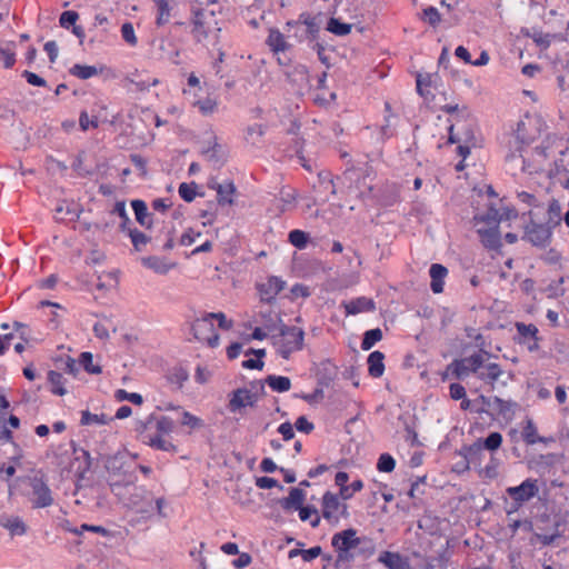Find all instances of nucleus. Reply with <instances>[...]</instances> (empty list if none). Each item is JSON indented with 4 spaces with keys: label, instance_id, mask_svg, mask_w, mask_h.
I'll return each instance as SVG.
<instances>
[{
    "label": "nucleus",
    "instance_id": "nucleus-34",
    "mask_svg": "<svg viewBox=\"0 0 569 569\" xmlns=\"http://www.w3.org/2000/svg\"><path fill=\"white\" fill-rule=\"evenodd\" d=\"M262 382L263 385L267 383L276 392H287L291 388L290 378L284 376L269 375Z\"/></svg>",
    "mask_w": 569,
    "mask_h": 569
},
{
    "label": "nucleus",
    "instance_id": "nucleus-33",
    "mask_svg": "<svg viewBox=\"0 0 569 569\" xmlns=\"http://www.w3.org/2000/svg\"><path fill=\"white\" fill-rule=\"evenodd\" d=\"M190 107L197 108L198 111L203 117L212 116L218 110V101L217 99L212 98L210 93L208 92L202 98L199 99V102L192 103Z\"/></svg>",
    "mask_w": 569,
    "mask_h": 569
},
{
    "label": "nucleus",
    "instance_id": "nucleus-18",
    "mask_svg": "<svg viewBox=\"0 0 569 569\" xmlns=\"http://www.w3.org/2000/svg\"><path fill=\"white\" fill-rule=\"evenodd\" d=\"M338 375V367L330 360H323L320 362L319 368L316 372L317 385L320 387L329 388Z\"/></svg>",
    "mask_w": 569,
    "mask_h": 569
},
{
    "label": "nucleus",
    "instance_id": "nucleus-43",
    "mask_svg": "<svg viewBox=\"0 0 569 569\" xmlns=\"http://www.w3.org/2000/svg\"><path fill=\"white\" fill-rule=\"evenodd\" d=\"M371 171V166H369V163L366 162L363 163L362 167H349L343 174L347 179L359 182L361 179L365 180L366 177H368Z\"/></svg>",
    "mask_w": 569,
    "mask_h": 569
},
{
    "label": "nucleus",
    "instance_id": "nucleus-53",
    "mask_svg": "<svg viewBox=\"0 0 569 569\" xmlns=\"http://www.w3.org/2000/svg\"><path fill=\"white\" fill-rule=\"evenodd\" d=\"M154 515L160 518H167L174 511L173 507L163 497L154 498Z\"/></svg>",
    "mask_w": 569,
    "mask_h": 569
},
{
    "label": "nucleus",
    "instance_id": "nucleus-14",
    "mask_svg": "<svg viewBox=\"0 0 569 569\" xmlns=\"http://www.w3.org/2000/svg\"><path fill=\"white\" fill-rule=\"evenodd\" d=\"M478 400L479 407H485L488 410L487 413H490V410H492L498 415L506 416L508 412L512 410L513 407L517 406L515 401L503 400L497 396L489 398L483 395H480L478 397Z\"/></svg>",
    "mask_w": 569,
    "mask_h": 569
},
{
    "label": "nucleus",
    "instance_id": "nucleus-51",
    "mask_svg": "<svg viewBox=\"0 0 569 569\" xmlns=\"http://www.w3.org/2000/svg\"><path fill=\"white\" fill-rule=\"evenodd\" d=\"M196 196H203V193L198 192V184L196 182L180 183V198L186 202H191L194 200Z\"/></svg>",
    "mask_w": 569,
    "mask_h": 569
},
{
    "label": "nucleus",
    "instance_id": "nucleus-25",
    "mask_svg": "<svg viewBox=\"0 0 569 569\" xmlns=\"http://www.w3.org/2000/svg\"><path fill=\"white\" fill-rule=\"evenodd\" d=\"M127 81L131 84L129 91H147L151 86L158 84L157 78H150L146 73L134 72L127 77Z\"/></svg>",
    "mask_w": 569,
    "mask_h": 569
},
{
    "label": "nucleus",
    "instance_id": "nucleus-54",
    "mask_svg": "<svg viewBox=\"0 0 569 569\" xmlns=\"http://www.w3.org/2000/svg\"><path fill=\"white\" fill-rule=\"evenodd\" d=\"M476 221L486 222L491 226H499V222L501 221V217L499 216V211L495 207H489L487 212L481 216L475 217Z\"/></svg>",
    "mask_w": 569,
    "mask_h": 569
},
{
    "label": "nucleus",
    "instance_id": "nucleus-4",
    "mask_svg": "<svg viewBox=\"0 0 569 569\" xmlns=\"http://www.w3.org/2000/svg\"><path fill=\"white\" fill-rule=\"evenodd\" d=\"M306 492L301 488L292 487L289 489V496L278 500V503L286 512L299 511L301 521L310 520V526L317 528L320 523L318 510L312 505L303 506Z\"/></svg>",
    "mask_w": 569,
    "mask_h": 569
},
{
    "label": "nucleus",
    "instance_id": "nucleus-11",
    "mask_svg": "<svg viewBox=\"0 0 569 569\" xmlns=\"http://www.w3.org/2000/svg\"><path fill=\"white\" fill-rule=\"evenodd\" d=\"M208 93L206 82H201L200 78L193 72L187 77V84L182 89L184 100L191 106L199 102V99Z\"/></svg>",
    "mask_w": 569,
    "mask_h": 569
},
{
    "label": "nucleus",
    "instance_id": "nucleus-48",
    "mask_svg": "<svg viewBox=\"0 0 569 569\" xmlns=\"http://www.w3.org/2000/svg\"><path fill=\"white\" fill-rule=\"evenodd\" d=\"M136 251H141L150 241V238L137 228L127 230Z\"/></svg>",
    "mask_w": 569,
    "mask_h": 569
},
{
    "label": "nucleus",
    "instance_id": "nucleus-62",
    "mask_svg": "<svg viewBox=\"0 0 569 569\" xmlns=\"http://www.w3.org/2000/svg\"><path fill=\"white\" fill-rule=\"evenodd\" d=\"M157 433L156 435H162L168 436L174 428V422L172 419L168 417H161L156 422Z\"/></svg>",
    "mask_w": 569,
    "mask_h": 569
},
{
    "label": "nucleus",
    "instance_id": "nucleus-21",
    "mask_svg": "<svg viewBox=\"0 0 569 569\" xmlns=\"http://www.w3.org/2000/svg\"><path fill=\"white\" fill-rule=\"evenodd\" d=\"M209 187L216 189L217 201L220 206H231L233 203V194L236 193V187L232 181H226L223 183H209Z\"/></svg>",
    "mask_w": 569,
    "mask_h": 569
},
{
    "label": "nucleus",
    "instance_id": "nucleus-15",
    "mask_svg": "<svg viewBox=\"0 0 569 569\" xmlns=\"http://www.w3.org/2000/svg\"><path fill=\"white\" fill-rule=\"evenodd\" d=\"M341 503L338 495L326 491L322 496V517L332 525L339 522L337 512L340 510Z\"/></svg>",
    "mask_w": 569,
    "mask_h": 569
},
{
    "label": "nucleus",
    "instance_id": "nucleus-3",
    "mask_svg": "<svg viewBox=\"0 0 569 569\" xmlns=\"http://www.w3.org/2000/svg\"><path fill=\"white\" fill-rule=\"evenodd\" d=\"M264 327L269 332L278 330V333L271 335V340L283 359H289L292 352L303 348L305 331L301 328L288 326L281 318L278 319V325L268 323Z\"/></svg>",
    "mask_w": 569,
    "mask_h": 569
},
{
    "label": "nucleus",
    "instance_id": "nucleus-49",
    "mask_svg": "<svg viewBox=\"0 0 569 569\" xmlns=\"http://www.w3.org/2000/svg\"><path fill=\"white\" fill-rule=\"evenodd\" d=\"M79 365L90 375H99L102 368L98 365H93V355L89 351L81 352L79 356Z\"/></svg>",
    "mask_w": 569,
    "mask_h": 569
},
{
    "label": "nucleus",
    "instance_id": "nucleus-55",
    "mask_svg": "<svg viewBox=\"0 0 569 569\" xmlns=\"http://www.w3.org/2000/svg\"><path fill=\"white\" fill-rule=\"evenodd\" d=\"M483 450L496 451L502 443V435L498 431L490 432L487 438L481 440Z\"/></svg>",
    "mask_w": 569,
    "mask_h": 569
},
{
    "label": "nucleus",
    "instance_id": "nucleus-13",
    "mask_svg": "<svg viewBox=\"0 0 569 569\" xmlns=\"http://www.w3.org/2000/svg\"><path fill=\"white\" fill-rule=\"evenodd\" d=\"M287 80L298 90L302 91L310 87L309 72L306 66L295 64L283 71Z\"/></svg>",
    "mask_w": 569,
    "mask_h": 569
},
{
    "label": "nucleus",
    "instance_id": "nucleus-32",
    "mask_svg": "<svg viewBox=\"0 0 569 569\" xmlns=\"http://www.w3.org/2000/svg\"><path fill=\"white\" fill-rule=\"evenodd\" d=\"M267 44L276 54L284 52L289 49V43L286 41L284 36L278 29H271L267 39Z\"/></svg>",
    "mask_w": 569,
    "mask_h": 569
},
{
    "label": "nucleus",
    "instance_id": "nucleus-45",
    "mask_svg": "<svg viewBox=\"0 0 569 569\" xmlns=\"http://www.w3.org/2000/svg\"><path fill=\"white\" fill-rule=\"evenodd\" d=\"M522 438L527 445L546 442V438L538 436L537 428L531 419H527L526 421V426L522 430Z\"/></svg>",
    "mask_w": 569,
    "mask_h": 569
},
{
    "label": "nucleus",
    "instance_id": "nucleus-23",
    "mask_svg": "<svg viewBox=\"0 0 569 569\" xmlns=\"http://www.w3.org/2000/svg\"><path fill=\"white\" fill-rule=\"evenodd\" d=\"M379 562L383 563L388 569H412L409 560L398 552L383 551L379 556Z\"/></svg>",
    "mask_w": 569,
    "mask_h": 569
},
{
    "label": "nucleus",
    "instance_id": "nucleus-35",
    "mask_svg": "<svg viewBox=\"0 0 569 569\" xmlns=\"http://www.w3.org/2000/svg\"><path fill=\"white\" fill-rule=\"evenodd\" d=\"M142 441L163 451H174L176 446L162 435H142Z\"/></svg>",
    "mask_w": 569,
    "mask_h": 569
},
{
    "label": "nucleus",
    "instance_id": "nucleus-58",
    "mask_svg": "<svg viewBox=\"0 0 569 569\" xmlns=\"http://www.w3.org/2000/svg\"><path fill=\"white\" fill-rule=\"evenodd\" d=\"M114 398L118 400V401H130L132 402L133 405H142L143 402V398L140 393H137V392H127L126 390L123 389H118L114 393Z\"/></svg>",
    "mask_w": 569,
    "mask_h": 569
},
{
    "label": "nucleus",
    "instance_id": "nucleus-37",
    "mask_svg": "<svg viewBox=\"0 0 569 569\" xmlns=\"http://www.w3.org/2000/svg\"><path fill=\"white\" fill-rule=\"evenodd\" d=\"M515 326L518 335L520 336L519 343H526L527 341L530 340H540V338L538 337L539 330L535 325L516 322Z\"/></svg>",
    "mask_w": 569,
    "mask_h": 569
},
{
    "label": "nucleus",
    "instance_id": "nucleus-42",
    "mask_svg": "<svg viewBox=\"0 0 569 569\" xmlns=\"http://www.w3.org/2000/svg\"><path fill=\"white\" fill-rule=\"evenodd\" d=\"M112 420H113L112 417H109L104 413L97 415V413H91L88 410H84L81 412L80 423L82 426H90V425L104 426V425H108Z\"/></svg>",
    "mask_w": 569,
    "mask_h": 569
},
{
    "label": "nucleus",
    "instance_id": "nucleus-40",
    "mask_svg": "<svg viewBox=\"0 0 569 569\" xmlns=\"http://www.w3.org/2000/svg\"><path fill=\"white\" fill-rule=\"evenodd\" d=\"M48 381L51 385V392L57 396H64L67 389L64 388L66 379L61 372L50 370L48 372Z\"/></svg>",
    "mask_w": 569,
    "mask_h": 569
},
{
    "label": "nucleus",
    "instance_id": "nucleus-56",
    "mask_svg": "<svg viewBox=\"0 0 569 569\" xmlns=\"http://www.w3.org/2000/svg\"><path fill=\"white\" fill-rule=\"evenodd\" d=\"M112 213L119 216L120 219H121L120 230L121 231H127L129 229V228H127V224L130 223L131 220H130V218H129V216L127 213L126 202L124 201H117L114 203Z\"/></svg>",
    "mask_w": 569,
    "mask_h": 569
},
{
    "label": "nucleus",
    "instance_id": "nucleus-46",
    "mask_svg": "<svg viewBox=\"0 0 569 569\" xmlns=\"http://www.w3.org/2000/svg\"><path fill=\"white\" fill-rule=\"evenodd\" d=\"M381 339H382V331L380 328L367 330L362 337L361 349L365 351H368Z\"/></svg>",
    "mask_w": 569,
    "mask_h": 569
},
{
    "label": "nucleus",
    "instance_id": "nucleus-63",
    "mask_svg": "<svg viewBox=\"0 0 569 569\" xmlns=\"http://www.w3.org/2000/svg\"><path fill=\"white\" fill-rule=\"evenodd\" d=\"M79 19L78 12L73 10L63 11L60 14L59 23L62 28L69 29L70 27H73Z\"/></svg>",
    "mask_w": 569,
    "mask_h": 569
},
{
    "label": "nucleus",
    "instance_id": "nucleus-59",
    "mask_svg": "<svg viewBox=\"0 0 569 569\" xmlns=\"http://www.w3.org/2000/svg\"><path fill=\"white\" fill-rule=\"evenodd\" d=\"M296 199L297 193L295 190L282 188L280 190V197L277 199L279 202H281V204H278V208L283 212L287 209V206L292 204Z\"/></svg>",
    "mask_w": 569,
    "mask_h": 569
},
{
    "label": "nucleus",
    "instance_id": "nucleus-22",
    "mask_svg": "<svg viewBox=\"0 0 569 569\" xmlns=\"http://www.w3.org/2000/svg\"><path fill=\"white\" fill-rule=\"evenodd\" d=\"M0 527L7 529L13 536H23L27 532V525L18 516H0Z\"/></svg>",
    "mask_w": 569,
    "mask_h": 569
},
{
    "label": "nucleus",
    "instance_id": "nucleus-47",
    "mask_svg": "<svg viewBox=\"0 0 569 569\" xmlns=\"http://www.w3.org/2000/svg\"><path fill=\"white\" fill-rule=\"evenodd\" d=\"M486 368H487V372L478 373L479 379H481L485 382L492 385L495 381H497L503 375V371L498 363H495V362L488 363L486 366Z\"/></svg>",
    "mask_w": 569,
    "mask_h": 569
},
{
    "label": "nucleus",
    "instance_id": "nucleus-6",
    "mask_svg": "<svg viewBox=\"0 0 569 569\" xmlns=\"http://www.w3.org/2000/svg\"><path fill=\"white\" fill-rule=\"evenodd\" d=\"M24 481L31 488L30 501L33 508H48L53 505V495L42 471L26 477Z\"/></svg>",
    "mask_w": 569,
    "mask_h": 569
},
{
    "label": "nucleus",
    "instance_id": "nucleus-27",
    "mask_svg": "<svg viewBox=\"0 0 569 569\" xmlns=\"http://www.w3.org/2000/svg\"><path fill=\"white\" fill-rule=\"evenodd\" d=\"M131 207L136 216L137 222L147 229L152 227L151 213L148 211L146 201L141 199H134L131 201Z\"/></svg>",
    "mask_w": 569,
    "mask_h": 569
},
{
    "label": "nucleus",
    "instance_id": "nucleus-52",
    "mask_svg": "<svg viewBox=\"0 0 569 569\" xmlns=\"http://www.w3.org/2000/svg\"><path fill=\"white\" fill-rule=\"evenodd\" d=\"M288 240L293 247L303 249L308 243L309 234L302 230L295 229L289 232Z\"/></svg>",
    "mask_w": 569,
    "mask_h": 569
},
{
    "label": "nucleus",
    "instance_id": "nucleus-60",
    "mask_svg": "<svg viewBox=\"0 0 569 569\" xmlns=\"http://www.w3.org/2000/svg\"><path fill=\"white\" fill-rule=\"evenodd\" d=\"M395 467H396V460L391 455H389V453L380 455L378 462H377V469L380 472H391V471H393Z\"/></svg>",
    "mask_w": 569,
    "mask_h": 569
},
{
    "label": "nucleus",
    "instance_id": "nucleus-61",
    "mask_svg": "<svg viewBox=\"0 0 569 569\" xmlns=\"http://www.w3.org/2000/svg\"><path fill=\"white\" fill-rule=\"evenodd\" d=\"M435 74H430V73H427V74H421V73H418L417 74V78H416V82H417V92L423 97L425 99L428 98V94L430 93L429 91H425L423 90V86L425 87H430L432 84V78H433Z\"/></svg>",
    "mask_w": 569,
    "mask_h": 569
},
{
    "label": "nucleus",
    "instance_id": "nucleus-9",
    "mask_svg": "<svg viewBox=\"0 0 569 569\" xmlns=\"http://www.w3.org/2000/svg\"><path fill=\"white\" fill-rule=\"evenodd\" d=\"M191 332L198 341H204L210 348H217L220 343V336L214 331L213 323L208 312L197 318L191 323Z\"/></svg>",
    "mask_w": 569,
    "mask_h": 569
},
{
    "label": "nucleus",
    "instance_id": "nucleus-41",
    "mask_svg": "<svg viewBox=\"0 0 569 569\" xmlns=\"http://www.w3.org/2000/svg\"><path fill=\"white\" fill-rule=\"evenodd\" d=\"M14 47L16 43L10 41L7 48H0V64L3 69H11L16 64L17 54Z\"/></svg>",
    "mask_w": 569,
    "mask_h": 569
},
{
    "label": "nucleus",
    "instance_id": "nucleus-19",
    "mask_svg": "<svg viewBox=\"0 0 569 569\" xmlns=\"http://www.w3.org/2000/svg\"><path fill=\"white\" fill-rule=\"evenodd\" d=\"M141 263L143 267L151 269L158 274H167L177 266L174 261H169L167 258L159 256L143 257L141 258Z\"/></svg>",
    "mask_w": 569,
    "mask_h": 569
},
{
    "label": "nucleus",
    "instance_id": "nucleus-36",
    "mask_svg": "<svg viewBox=\"0 0 569 569\" xmlns=\"http://www.w3.org/2000/svg\"><path fill=\"white\" fill-rule=\"evenodd\" d=\"M180 427H187L189 433L198 431L206 427L203 419L190 413L189 411H180Z\"/></svg>",
    "mask_w": 569,
    "mask_h": 569
},
{
    "label": "nucleus",
    "instance_id": "nucleus-8",
    "mask_svg": "<svg viewBox=\"0 0 569 569\" xmlns=\"http://www.w3.org/2000/svg\"><path fill=\"white\" fill-rule=\"evenodd\" d=\"M506 492L511 499L510 509L507 510V515H511L539 493L538 480L528 478L519 486L508 487Z\"/></svg>",
    "mask_w": 569,
    "mask_h": 569
},
{
    "label": "nucleus",
    "instance_id": "nucleus-16",
    "mask_svg": "<svg viewBox=\"0 0 569 569\" xmlns=\"http://www.w3.org/2000/svg\"><path fill=\"white\" fill-rule=\"evenodd\" d=\"M286 282L276 276H271L266 283L258 286L261 301L272 303L276 300V296L283 290Z\"/></svg>",
    "mask_w": 569,
    "mask_h": 569
},
{
    "label": "nucleus",
    "instance_id": "nucleus-28",
    "mask_svg": "<svg viewBox=\"0 0 569 569\" xmlns=\"http://www.w3.org/2000/svg\"><path fill=\"white\" fill-rule=\"evenodd\" d=\"M347 315H358L360 312L373 311L375 302L372 299L359 297L343 303Z\"/></svg>",
    "mask_w": 569,
    "mask_h": 569
},
{
    "label": "nucleus",
    "instance_id": "nucleus-1",
    "mask_svg": "<svg viewBox=\"0 0 569 569\" xmlns=\"http://www.w3.org/2000/svg\"><path fill=\"white\" fill-rule=\"evenodd\" d=\"M103 466L108 473V486L113 495H119L121 489L131 487L138 481V463L128 459L126 453L107 456Z\"/></svg>",
    "mask_w": 569,
    "mask_h": 569
},
{
    "label": "nucleus",
    "instance_id": "nucleus-44",
    "mask_svg": "<svg viewBox=\"0 0 569 569\" xmlns=\"http://www.w3.org/2000/svg\"><path fill=\"white\" fill-rule=\"evenodd\" d=\"M326 29L336 36L342 37L351 32L352 24L342 22L340 19L331 17L327 22Z\"/></svg>",
    "mask_w": 569,
    "mask_h": 569
},
{
    "label": "nucleus",
    "instance_id": "nucleus-5",
    "mask_svg": "<svg viewBox=\"0 0 569 569\" xmlns=\"http://www.w3.org/2000/svg\"><path fill=\"white\" fill-rule=\"evenodd\" d=\"M528 216L529 221L525 224V234L522 239L540 249L549 247L555 228L543 220L536 219L537 214L533 211H529Z\"/></svg>",
    "mask_w": 569,
    "mask_h": 569
},
{
    "label": "nucleus",
    "instance_id": "nucleus-50",
    "mask_svg": "<svg viewBox=\"0 0 569 569\" xmlns=\"http://www.w3.org/2000/svg\"><path fill=\"white\" fill-rule=\"evenodd\" d=\"M154 497L150 491L149 495L139 503V507L134 509L137 513H140L142 518H150L154 516Z\"/></svg>",
    "mask_w": 569,
    "mask_h": 569
},
{
    "label": "nucleus",
    "instance_id": "nucleus-17",
    "mask_svg": "<svg viewBox=\"0 0 569 569\" xmlns=\"http://www.w3.org/2000/svg\"><path fill=\"white\" fill-rule=\"evenodd\" d=\"M463 458L462 470H468L470 465L480 466L483 457V446L481 439L469 446H463L459 452Z\"/></svg>",
    "mask_w": 569,
    "mask_h": 569
},
{
    "label": "nucleus",
    "instance_id": "nucleus-31",
    "mask_svg": "<svg viewBox=\"0 0 569 569\" xmlns=\"http://www.w3.org/2000/svg\"><path fill=\"white\" fill-rule=\"evenodd\" d=\"M563 526V521L560 517H555L552 521V528L550 531L536 533L537 539L543 546H551L557 538L561 537L560 527Z\"/></svg>",
    "mask_w": 569,
    "mask_h": 569
},
{
    "label": "nucleus",
    "instance_id": "nucleus-20",
    "mask_svg": "<svg viewBox=\"0 0 569 569\" xmlns=\"http://www.w3.org/2000/svg\"><path fill=\"white\" fill-rule=\"evenodd\" d=\"M477 232L485 248L489 250H499L501 248L499 226H491L486 229L480 228Z\"/></svg>",
    "mask_w": 569,
    "mask_h": 569
},
{
    "label": "nucleus",
    "instance_id": "nucleus-10",
    "mask_svg": "<svg viewBox=\"0 0 569 569\" xmlns=\"http://www.w3.org/2000/svg\"><path fill=\"white\" fill-rule=\"evenodd\" d=\"M483 361L485 359L481 353H475L462 359H455L447 367V370L451 371L456 379L462 380L468 377L470 372L479 373L478 371L483 366Z\"/></svg>",
    "mask_w": 569,
    "mask_h": 569
},
{
    "label": "nucleus",
    "instance_id": "nucleus-7",
    "mask_svg": "<svg viewBox=\"0 0 569 569\" xmlns=\"http://www.w3.org/2000/svg\"><path fill=\"white\" fill-rule=\"evenodd\" d=\"M251 387L259 385V392H252L247 388H238L230 393L228 409L230 412H239L244 407H254L259 399L266 395V388L262 380L252 381Z\"/></svg>",
    "mask_w": 569,
    "mask_h": 569
},
{
    "label": "nucleus",
    "instance_id": "nucleus-29",
    "mask_svg": "<svg viewBox=\"0 0 569 569\" xmlns=\"http://www.w3.org/2000/svg\"><path fill=\"white\" fill-rule=\"evenodd\" d=\"M321 17V13L313 16L312 19H310V21H308V23L306 24L305 33H295V37L298 38L299 42H302L305 39L309 41L318 40L322 22Z\"/></svg>",
    "mask_w": 569,
    "mask_h": 569
},
{
    "label": "nucleus",
    "instance_id": "nucleus-30",
    "mask_svg": "<svg viewBox=\"0 0 569 569\" xmlns=\"http://www.w3.org/2000/svg\"><path fill=\"white\" fill-rule=\"evenodd\" d=\"M385 355L379 351H372L368 357V372L373 378H380L385 372Z\"/></svg>",
    "mask_w": 569,
    "mask_h": 569
},
{
    "label": "nucleus",
    "instance_id": "nucleus-39",
    "mask_svg": "<svg viewBox=\"0 0 569 569\" xmlns=\"http://www.w3.org/2000/svg\"><path fill=\"white\" fill-rule=\"evenodd\" d=\"M101 70H99L94 66L79 64L76 63L69 69V73L73 77H77L81 80L90 79L94 76H98Z\"/></svg>",
    "mask_w": 569,
    "mask_h": 569
},
{
    "label": "nucleus",
    "instance_id": "nucleus-38",
    "mask_svg": "<svg viewBox=\"0 0 569 569\" xmlns=\"http://www.w3.org/2000/svg\"><path fill=\"white\" fill-rule=\"evenodd\" d=\"M543 221L553 228L561 223V204L558 200L552 199L550 201Z\"/></svg>",
    "mask_w": 569,
    "mask_h": 569
},
{
    "label": "nucleus",
    "instance_id": "nucleus-57",
    "mask_svg": "<svg viewBox=\"0 0 569 569\" xmlns=\"http://www.w3.org/2000/svg\"><path fill=\"white\" fill-rule=\"evenodd\" d=\"M213 144L209 147L204 152L209 156L211 160L217 162H223L226 159V151L223 146L217 142V138H213Z\"/></svg>",
    "mask_w": 569,
    "mask_h": 569
},
{
    "label": "nucleus",
    "instance_id": "nucleus-2",
    "mask_svg": "<svg viewBox=\"0 0 569 569\" xmlns=\"http://www.w3.org/2000/svg\"><path fill=\"white\" fill-rule=\"evenodd\" d=\"M362 543L369 545V555H373L375 546L372 541L366 537H358L356 529L348 528L336 532L331 538V546L337 553L335 568L348 569L357 557L358 547Z\"/></svg>",
    "mask_w": 569,
    "mask_h": 569
},
{
    "label": "nucleus",
    "instance_id": "nucleus-26",
    "mask_svg": "<svg viewBox=\"0 0 569 569\" xmlns=\"http://www.w3.org/2000/svg\"><path fill=\"white\" fill-rule=\"evenodd\" d=\"M316 192L323 194L321 201L325 202L328 200L327 192L330 194H336V186L333 182V178L331 172L329 171H320L318 173V184L313 186Z\"/></svg>",
    "mask_w": 569,
    "mask_h": 569
},
{
    "label": "nucleus",
    "instance_id": "nucleus-24",
    "mask_svg": "<svg viewBox=\"0 0 569 569\" xmlns=\"http://www.w3.org/2000/svg\"><path fill=\"white\" fill-rule=\"evenodd\" d=\"M431 278L430 288L433 293H441L443 291L445 278L448 274V269L440 263H432L429 269Z\"/></svg>",
    "mask_w": 569,
    "mask_h": 569
},
{
    "label": "nucleus",
    "instance_id": "nucleus-64",
    "mask_svg": "<svg viewBox=\"0 0 569 569\" xmlns=\"http://www.w3.org/2000/svg\"><path fill=\"white\" fill-rule=\"evenodd\" d=\"M121 36L123 40L130 46H136L138 40L134 33V29L131 22H124L121 26Z\"/></svg>",
    "mask_w": 569,
    "mask_h": 569
},
{
    "label": "nucleus",
    "instance_id": "nucleus-12",
    "mask_svg": "<svg viewBox=\"0 0 569 569\" xmlns=\"http://www.w3.org/2000/svg\"><path fill=\"white\" fill-rule=\"evenodd\" d=\"M149 490L143 486L124 487L119 495H114L119 501L127 508L134 510L139 503L149 495Z\"/></svg>",
    "mask_w": 569,
    "mask_h": 569
}]
</instances>
